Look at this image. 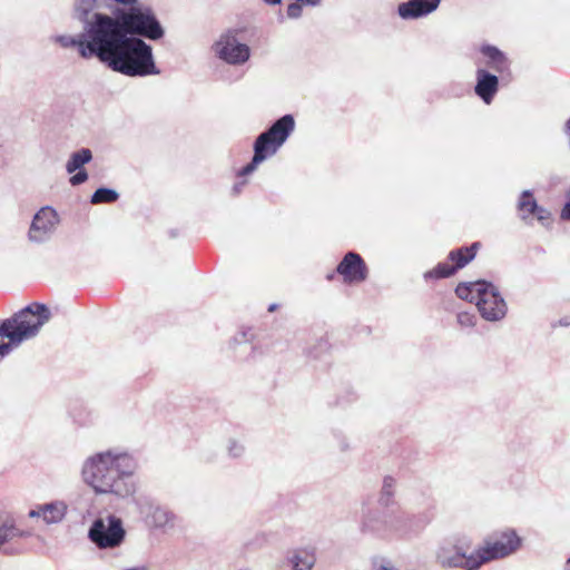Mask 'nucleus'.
Here are the masks:
<instances>
[{"mask_svg":"<svg viewBox=\"0 0 570 570\" xmlns=\"http://www.w3.org/2000/svg\"><path fill=\"white\" fill-rule=\"evenodd\" d=\"M145 20L136 10H120L116 16L94 13L77 36L56 38L62 48H76L82 59L96 58L111 71L131 78L157 76L153 47L140 38L127 37L139 31Z\"/></svg>","mask_w":570,"mask_h":570,"instance_id":"1","label":"nucleus"},{"mask_svg":"<svg viewBox=\"0 0 570 570\" xmlns=\"http://www.w3.org/2000/svg\"><path fill=\"white\" fill-rule=\"evenodd\" d=\"M137 469L138 462L132 454L110 448L88 456L82 463L81 476L96 494L127 499L136 492L134 475Z\"/></svg>","mask_w":570,"mask_h":570,"instance_id":"2","label":"nucleus"},{"mask_svg":"<svg viewBox=\"0 0 570 570\" xmlns=\"http://www.w3.org/2000/svg\"><path fill=\"white\" fill-rule=\"evenodd\" d=\"M50 318L51 312L47 305L32 303L0 323V336L7 337L11 347L19 346L36 337Z\"/></svg>","mask_w":570,"mask_h":570,"instance_id":"3","label":"nucleus"},{"mask_svg":"<svg viewBox=\"0 0 570 570\" xmlns=\"http://www.w3.org/2000/svg\"><path fill=\"white\" fill-rule=\"evenodd\" d=\"M295 129V119L287 114L276 119L268 129L259 134L253 145L252 160L237 171V177H245L256 170L259 164L276 155Z\"/></svg>","mask_w":570,"mask_h":570,"instance_id":"4","label":"nucleus"},{"mask_svg":"<svg viewBox=\"0 0 570 570\" xmlns=\"http://www.w3.org/2000/svg\"><path fill=\"white\" fill-rule=\"evenodd\" d=\"M112 2L120 4L122 7H118L115 10L111 11L109 16H116L118 11L120 10H136L140 17L145 20V24L142 28L135 32H130L127 35V37L132 38H140L144 41L150 40V41H158L164 38L165 36V28L163 27L161 22L159 21L156 12L150 6L140 4V0H111Z\"/></svg>","mask_w":570,"mask_h":570,"instance_id":"5","label":"nucleus"},{"mask_svg":"<svg viewBox=\"0 0 570 570\" xmlns=\"http://www.w3.org/2000/svg\"><path fill=\"white\" fill-rule=\"evenodd\" d=\"M238 31L228 29L212 45L215 57L229 66H242L250 58V48L238 40Z\"/></svg>","mask_w":570,"mask_h":570,"instance_id":"6","label":"nucleus"},{"mask_svg":"<svg viewBox=\"0 0 570 570\" xmlns=\"http://www.w3.org/2000/svg\"><path fill=\"white\" fill-rule=\"evenodd\" d=\"M126 537L121 519L108 515L107 520L96 519L89 528L88 538L99 549H114L119 547Z\"/></svg>","mask_w":570,"mask_h":570,"instance_id":"7","label":"nucleus"},{"mask_svg":"<svg viewBox=\"0 0 570 570\" xmlns=\"http://www.w3.org/2000/svg\"><path fill=\"white\" fill-rule=\"evenodd\" d=\"M435 561L442 569L479 570L476 551L468 553L463 543L443 544L435 552Z\"/></svg>","mask_w":570,"mask_h":570,"instance_id":"8","label":"nucleus"},{"mask_svg":"<svg viewBox=\"0 0 570 570\" xmlns=\"http://www.w3.org/2000/svg\"><path fill=\"white\" fill-rule=\"evenodd\" d=\"M521 546V538L514 530H504L494 540L485 541L483 547L476 549V558L480 567L483 564L505 558L514 553Z\"/></svg>","mask_w":570,"mask_h":570,"instance_id":"9","label":"nucleus"},{"mask_svg":"<svg viewBox=\"0 0 570 570\" xmlns=\"http://www.w3.org/2000/svg\"><path fill=\"white\" fill-rule=\"evenodd\" d=\"M479 299L476 307L481 316L489 322L502 320L507 314V303L499 289L490 282L478 285Z\"/></svg>","mask_w":570,"mask_h":570,"instance_id":"10","label":"nucleus"},{"mask_svg":"<svg viewBox=\"0 0 570 570\" xmlns=\"http://www.w3.org/2000/svg\"><path fill=\"white\" fill-rule=\"evenodd\" d=\"M58 215L49 206L42 207L35 216L29 229V239L33 243H43L53 234L58 224Z\"/></svg>","mask_w":570,"mask_h":570,"instance_id":"11","label":"nucleus"},{"mask_svg":"<svg viewBox=\"0 0 570 570\" xmlns=\"http://www.w3.org/2000/svg\"><path fill=\"white\" fill-rule=\"evenodd\" d=\"M336 273L343 277L344 283H361L367 278V266L362 256L355 252L344 255L336 267Z\"/></svg>","mask_w":570,"mask_h":570,"instance_id":"12","label":"nucleus"},{"mask_svg":"<svg viewBox=\"0 0 570 570\" xmlns=\"http://www.w3.org/2000/svg\"><path fill=\"white\" fill-rule=\"evenodd\" d=\"M441 0H407L397 6V14L403 20L425 17L438 9Z\"/></svg>","mask_w":570,"mask_h":570,"instance_id":"13","label":"nucleus"},{"mask_svg":"<svg viewBox=\"0 0 570 570\" xmlns=\"http://www.w3.org/2000/svg\"><path fill=\"white\" fill-rule=\"evenodd\" d=\"M499 90V78L485 69L476 70L475 95L487 105H490Z\"/></svg>","mask_w":570,"mask_h":570,"instance_id":"14","label":"nucleus"},{"mask_svg":"<svg viewBox=\"0 0 570 570\" xmlns=\"http://www.w3.org/2000/svg\"><path fill=\"white\" fill-rule=\"evenodd\" d=\"M147 519L154 528L163 531L173 530L178 521L173 511L159 504H150Z\"/></svg>","mask_w":570,"mask_h":570,"instance_id":"15","label":"nucleus"},{"mask_svg":"<svg viewBox=\"0 0 570 570\" xmlns=\"http://www.w3.org/2000/svg\"><path fill=\"white\" fill-rule=\"evenodd\" d=\"M479 247L480 243L475 242L470 246L460 247L449 253L448 259L453 263L452 266L455 268V272L463 268L474 259Z\"/></svg>","mask_w":570,"mask_h":570,"instance_id":"16","label":"nucleus"},{"mask_svg":"<svg viewBox=\"0 0 570 570\" xmlns=\"http://www.w3.org/2000/svg\"><path fill=\"white\" fill-rule=\"evenodd\" d=\"M386 527V520L382 513L376 509H367L363 513L361 529L363 532L379 534Z\"/></svg>","mask_w":570,"mask_h":570,"instance_id":"17","label":"nucleus"},{"mask_svg":"<svg viewBox=\"0 0 570 570\" xmlns=\"http://www.w3.org/2000/svg\"><path fill=\"white\" fill-rule=\"evenodd\" d=\"M480 52L488 59L487 65L489 68L498 72H502L508 68V59L499 48L492 45H483Z\"/></svg>","mask_w":570,"mask_h":570,"instance_id":"18","label":"nucleus"},{"mask_svg":"<svg viewBox=\"0 0 570 570\" xmlns=\"http://www.w3.org/2000/svg\"><path fill=\"white\" fill-rule=\"evenodd\" d=\"M68 505L63 501L42 504V519L47 524L61 522L67 514Z\"/></svg>","mask_w":570,"mask_h":570,"instance_id":"19","label":"nucleus"},{"mask_svg":"<svg viewBox=\"0 0 570 570\" xmlns=\"http://www.w3.org/2000/svg\"><path fill=\"white\" fill-rule=\"evenodd\" d=\"M289 562L294 570H312L316 562L315 552L313 549L296 550Z\"/></svg>","mask_w":570,"mask_h":570,"instance_id":"20","label":"nucleus"},{"mask_svg":"<svg viewBox=\"0 0 570 570\" xmlns=\"http://www.w3.org/2000/svg\"><path fill=\"white\" fill-rule=\"evenodd\" d=\"M91 159L92 153L89 148H81L77 151H73L66 164V171L68 174H73L78 169L82 168L86 164L90 163Z\"/></svg>","mask_w":570,"mask_h":570,"instance_id":"21","label":"nucleus"},{"mask_svg":"<svg viewBox=\"0 0 570 570\" xmlns=\"http://www.w3.org/2000/svg\"><path fill=\"white\" fill-rule=\"evenodd\" d=\"M517 208L522 220H527L530 215H533L535 209H538V203L531 190H523L521 193Z\"/></svg>","mask_w":570,"mask_h":570,"instance_id":"22","label":"nucleus"},{"mask_svg":"<svg viewBox=\"0 0 570 570\" xmlns=\"http://www.w3.org/2000/svg\"><path fill=\"white\" fill-rule=\"evenodd\" d=\"M485 282L487 281L480 279V281L470 282V283H460L455 287V294L461 299L476 303L479 299V293L476 292V288L479 286H476V285L485 284Z\"/></svg>","mask_w":570,"mask_h":570,"instance_id":"23","label":"nucleus"},{"mask_svg":"<svg viewBox=\"0 0 570 570\" xmlns=\"http://www.w3.org/2000/svg\"><path fill=\"white\" fill-rule=\"evenodd\" d=\"M96 2V0H76L75 14L82 26L86 24V21L88 22L92 19Z\"/></svg>","mask_w":570,"mask_h":570,"instance_id":"24","label":"nucleus"},{"mask_svg":"<svg viewBox=\"0 0 570 570\" xmlns=\"http://www.w3.org/2000/svg\"><path fill=\"white\" fill-rule=\"evenodd\" d=\"M119 199V194L117 190L108 187H99L91 195L90 203L91 204H112Z\"/></svg>","mask_w":570,"mask_h":570,"instance_id":"25","label":"nucleus"},{"mask_svg":"<svg viewBox=\"0 0 570 570\" xmlns=\"http://www.w3.org/2000/svg\"><path fill=\"white\" fill-rule=\"evenodd\" d=\"M395 488H396V480L391 475H386L383 479L381 495L379 499V503L381 505L389 507L392 503L393 497L395 493Z\"/></svg>","mask_w":570,"mask_h":570,"instance_id":"26","label":"nucleus"},{"mask_svg":"<svg viewBox=\"0 0 570 570\" xmlns=\"http://www.w3.org/2000/svg\"><path fill=\"white\" fill-rule=\"evenodd\" d=\"M455 273V268H453L452 265L448 263H439L433 269L424 273V278H446L454 275Z\"/></svg>","mask_w":570,"mask_h":570,"instance_id":"27","label":"nucleus"},{"mask_svg":"<svg viewBox=\"0 0 570 570\" xmlns=\"http://www.w3.org/2000/svg\"><path fill=\"white\" fill-rule=\"evenodd\" d=\"M226 449L228 456L232 459H239L245 453V445L236 439H229Z\"/></svg>","mask_w":570,"mask_h":570,"instance_id":"28","label":"nucleus"},{"mask_svg":"<svg viewBox=\"0 0 570 570\" xmlns=\"http://www.w3.org/2000/svg\"><path fill=\"white\" fill-rule=\"evenodd\" d=\"M456 318L462 327H473L475 325V316L469 312H460Z\"/></svg>","mask_w":570,"mask_h":570,"instance_id":"29","label":"nucleus"},{"mask_svg":"<svg viewBox=\"0 0 570 570\" xmlns=\"http://www.w3.org/2000/svg\"><path fill=\"white\" fill-rule=\"evenodd\" d=\"M88 180V173L86 169L80 168L69 178L71 186H79Z\"/></svg>","mask_w":570,"mask_h":570,"instance_id":"30","label":"nucleus"},{"mask_svg":"<svg viewBox=\"0 0 570 570\" xmlns=\"http://www.w3.org/2000/svg\"><path fill=\"white\" fill-rule=\"evenodd\" d=\"M287 17L291 19H298L302 16V3L295 2L289 3L286 10Z\"/></svg>","mask_w":570,"mask_h":570,"instance_id":"31","label":"nucleus"},{"mask_svg":"<svg viewBox=\"0 0 570 570\" xmlns=\"http://www.w3.org/2000/svg\"><path fill=\"white\" fill-rule=\"evenodd\" d=\"M533 215L542 224H544L546 220L550 219V216H551L550 212L547 208L541 207L539 205H538V209H535Z\"/></svg>","mask_w":570,"mask_h":570,"instance_id":"32","label":"nucleus"},{"mask_svg":"<svg viewBox=\"0 0 570 570\" xmlns=\"http://www.w3.org/2000/svg\"><path fill=\"white\" fill-rule=\"evenodd\" d=\"M375 570H399L390 560L381 559L374 563Z\"/></svg>","mask_w":570,"mask_h":570,"instance_id":"33","label":"nucleus"},{"mask_svg":"<svg viewBox=\"0 0 570 570\" xmlns=\"http://www.w3.org/2000/svg\"><path fill=\"white\" fill-rule=\"evenodd\" d=\"M567 202L561 209V218L563 220H570V190L567 193Z\"/></svg>","mask_w":570,"mask_h":570,"instance_id":"34","label":"nucleus"},{"mask_svg":"<svg viewBox=\"0 0 570 570\" xmlns=\"http://www.w3.org/2000/svg\"><path fill=\"white\" fill-rule=\"evenodd\" d=\"M248 333L243 331L234 337L235 343L243 344L249 342Z\"/></svg>","mask_w":570,"mask_h":570,"instance_id":"35","label":"nucleus"},{"mask_svg":"<svg viewBox=\"0 0 570 570\" xmlns=\"http://www.w3.org/2000/svg\"><path fill=\"white\" fill-rule=\"evenodd\" d=\"M11 351V344L8 343H3L0 345V358L4 357L6 355H8Z\"/></svg>","mask_w":570,"mask_h":570,"instance_id":"36","label":"nucleus"},{"mask_svg":"<svg viewBox=\"0 0 570 570\" xmlns=\"http://www.w3.org/2000/svg\"><path fill=\"white\" fill-rule=\"evenodd\" d=\"M28 515L30 518H39L42 517V504L38 505L36 509L29 511Z\"/></svg>","mask_w":570,"mask_h":570,"instance_id":"37","label":"nucleus"},{"mask_svg":"<svg viewBox=\"0 0 570 570\" xmlns=\"http://www.w3.org/2000/svg\"><path fill=\"white\" fill-rule=\"evenodd\" d=\"M246 185V180H243V181H239V183H236L234 186H233V193L235 195L239 194L242 191V188Z\"/></svg>","mask_w":570,"mask_h":570,"instance_id":"38","label":"nucleus"},{"mask_svg":"<svg viewBox=\"0 0 570 570\" xmlns=\"http://www.w3.org/2000/svg\"><path fill=\"white\" fill-rule=\"evenodd\" d=\"M297 2L304 4V6H311V7H315L317 4H320V2L322 0H296Z\"/></svg>","mask_w":570,"mask_h":570,"instance_id":"39","label":"nucleus"},{"mask_svg":"<svg viewBox=\"0 0 570 570\" xmlns=\"http://www.w3.org/2000/svg\"><path fill=\"white\" fill-rule=\"evenodd\" d=\"M263 2L268 6H277L282 3V0H263Z\"/></svg>","mask_w":570,"mask_h":570,"instance_id":"40","label":"nucleus"},{"mask_svg":"<svg viewBox=\"0 0 570 570\" xmlns=\"http://www.w3.org/2000/svg\"><path fill=\"white\" fill-rule=\"evenodd\" d=\"M395 519L400 522L404 521L406 519V515L403 513V512H399L396 515H395Z\"/></svg>","mask_w":570,"mask_h":570,"instance_id":"41","label":"nucleus"},{"mask_svg":"<svg viewBox=\"0 0 570 570\" xmlns=\"http://www.w3.org/2000/svg\"><path fill=\"white\" fill-rule=\"evenodd\" d=\"M560 324H561L562 326H568V325H570V318L566 317L564 320H561V321H560Z\"/></svg>","mask_w":570,"mask_h":570,"instance_id":"42","label":"nucleus"},{"mask_svg":"<svg viewBox=\"0 0 570 570\" xmlns=\"http://www.w3.org/2000/svg\"><path fill=\"white\" fill-rule=\"evenodd\" d=\"M348 449V444L344 441L341 443V450L346 451Z\"/></svg>","mask_w":570,"mask_h":570,"instance_id":"43","label":"nucleus"},{"mask_svg":"<svg viewBox=\"0 0 570 570\" xmlns=\"http://www.w3.org/2000/svg\"><path fill=\"white\" fill-rule=\"evenodd\" d=\"M276 309V304H272L269 307H268V311L269 312H273Z\"/></svg>","mask_w":570,"mask_h":570,"instance_id":"44","label":"nucleus"},{"mask_svg":"<svg viewBox=\"0 0 570 570\" xmlns=\"http://www.w3.org/2000/svg\"><path fill=\"white\" fill-rule=\"evenodd\" d=\"M326 278H327L328 281H332V279L334 278V273L328 274V275L326 276Z\"/></svg>","mask_w":570,"mask_h":570,"instance_id":"45","label":"nucleus"},{"mask_svg":"<svg viewBox=\"0 0 570 570\" xmlns=\"http://www.w3.org/2000/svg\"><path fill=\"white\" fill-rule=\"evenodd\" d=\"M566 570H570V558L568 559V561L566 563Z\"/></svg>","mask_w":570,"mask_h":570,"instance_id":"46","label":"nucleus"},{"mask_svg":"<svg viewBox=\"0 0 570 570\" xmlns=\"http://www.w3.org/2000/svg\"><path fill=\"white\" fill-rule=\"evenodd\" d=\"M240 570H247V569H240Z\"/></svg>","mask_w":570,"mask_h":570,"instance_id":"47","label":"nucleus"}]
</instances>
